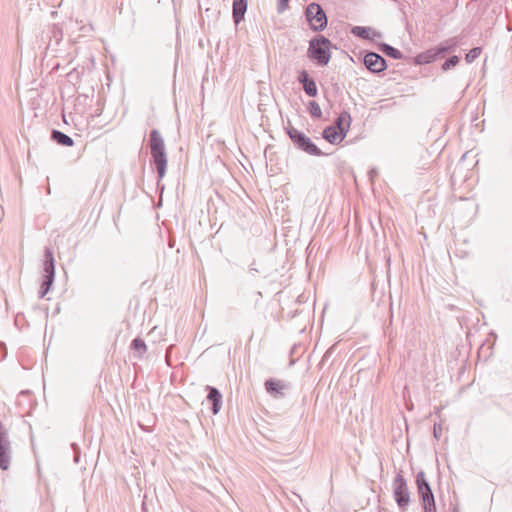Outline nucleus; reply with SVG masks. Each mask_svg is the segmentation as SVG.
Returning <instances> with one entry per match:
<instances>
[{
  "instance_id": "9",
  "label": "nucleus",
  "mask_w": 512,
  "mask_h": 512,
  "mask_svg": "<svg viewBox=\"0 0 512 512\" xmlns=\"http://www.w3.org/2000/svg\"><path fill=\"white\" fill-rule=\"evenodd\" d=\"M363 64L372 73H380L387 68L386 60L375 52H367L363 57Z\"/></svg>"
},
{
  "instance_id": "8",
  "label": "nucleus",
  "mask_w": 512,
  "mask_h": 512,
  "mask_svg": "<svg viewBox=\"0 0 512 512\" xmlns=\"http://www.w3.org/2000/svg\"><path fill=\"white\" fill-rule=\"evenodd\" d=\"M11 443L8 438L7 431L4 429L3 424L0 422V468L7 470L11 462Z\"/></svg>"
},
{
  "instance_id": "22",
  "label": "nucleus",
  "mask_w": 512,
  "mask_h": 512,
  "mask_svg": "<svg viewBox=\"0 0 512 512\" xmlns=\"http://www.w3.org/2000/svg\"><path fill=\"white\" fill-rule=\"evenodd\" d=\"M460 61V58L456 55L449 57L446 59V61L442 64L441 69L442 71H448L451 68L455 67Z\"/></svg>"
},
{
  "instance_id": "6",
  "label": "nucleus",
  "mask_w": 512,
  "mask_h": 512,
  "mask_svg": "<svg viewBox=\"0 0 512 512\" xmlns=\"http://www.w3.org/2000/svg\"><path fill=\"white\" fill-rule=\"evenodd\" d=\"M306 21L314 32L323 31L328 24L325 11L318 3H310L305 10Z\"/></svg>"
},
{
  "instance_id": "14",
  "label": "nucleus",
  "mask_w": 512,
  "mask_h": 512,
  "mask_svg": "<svg viewBox=\"0 0 512 512\" xmlns=\"http://www.w3.org/2000/svg\"><path fill=\"white\" fill-rule=\"evenodd\" d=\"M323 138L331 144L340 143L346 136L339 132L335 126H328L323 130Z\"/></svg>"
},
{
  "instance_id": "11",
  "label": "nucleus",
  "mask_w": 512,
  "mask_h": 512,
  "mask_svg": "<svg viewBox=\"0 0 512 512\" xmlns=\"http://www.w3.org/2000/svg\"><path fill=\"white\" fill-rule=\"evenodd\" d=\"M298 81L301 83L303 90L310 97H315L317 95V86L314 81L309 76V73L306 70H302L298 75Z\"/></svg>"
},
{
  "instance_id": "18",
  "label": "nucleus",
  "mask_w": 512,
  "mask_h": 512,
  "mask_svg": "<svg viewBox=\"0 0 512 512\" xmlns=\"http://www.w3.org/2000/svg\"><path fill=\"white\" fill-rule=\"evenodd\" d=\"M266 391L270 394L280 393L286 385L280 380L269 379L265 382Z\"/></svg>"
},
{
  "instance_id": "15",
  "label": "nucleus",
  "mask_w": 512,
  "mask_h": 512,
  "mask_svg": "<svg viewBox=\"0 0 512 512\" xmlns=\"http://www.w3.org/2000/svg\"><path fill=\"white\" fill-rule=\"evenodd\" d=\"M350 123H351L350 114L347 111H343L340 113V115L336 119L335 127L339 132H343L344 135L346 136V134L349 130V127H350Z\"/></svg>"
},
{
  "instance_id": "19",
  "label": "nucleus",
  "mask_w": 512,
  "mask_h": 512,
  "mask_svg": "<svg viewBox=\"0 0 512 512\" xmlns=\"http://www.w3.org/2000/svg\"><path fill=\"white\" fill-rule=\"evenodd\" d=\"M341 30L343 32H352V33H369L376 32L373 28L369 26H351L350 24H346L345 27H342Z\"/></svg>"
},
{
  "instance_id": "21",
  "label": "nucleus",
  "mask_w": 512,
  "mask_h": 512,
  "mask_svg": "<svg viewBox=\"0 0 512 512\" xmlns=\"http://www.w3.org/2000/svg\"><path fill=\"white\" fill-rule=\"evenodd\" d=\"M309 112L313 118L319 119L322 117L321 107L316 101L309 102Z\"/></svg>"
},
{
  "instance_id": "26",
  "label": "nucleus",
  "mask_w": 512,
  "mask_h": 512,
  "mask_svg": "<svg viewBox=\"0 0 512 512\" xmlns=\"http://www.w3.org/2000/svg\"><path fill=\"white\" fill-rule=\"evenodd\" d=\"M357 36H360L365 39L375 40L376 38H381L382 34H356Z\"/></svg>"
},
{
  "instance_id": "28",
  "label": "nucleus",
  "mask_w": 512,
  "mask_h": 512,
  "mask_svg": "<svg viewBox=\"0 0 512 512\" xmlns=\"http://www.w3.org/2000/svg\"><path fill=\"white\" fill-rule=\"evenodd\" d=\"M434 436H435L436 438H438V431H437V429H436V426H434Z\"/></svg>"
},
{
  "instance_id": "16",
  "label": "nucleus",
  "mask_w": 512,
  "mask_h": 512,
  "mask_svg": "<svg viewBox=\"0 0 512 512\" xmlns=\"http://www.w3.org/2000/svg\"><path fill=\"white\" fill-rule=\"evenodd\" d=\"M51 139L62 146L71 147L74 144V141L70 136L55 129L51 132Z\"/></svg>"
},
{
  "instance_id": "1",
  "label": "nucleus",
  "mask_w": 512,
  "mask_h": 512,
  "mask_svg": "<svg viewBox=\"0 0 512 512\" xmlns=\"http://www.w3.org/2000/svg\"><path fill=\"white\" fill-rule=\"evenodd\" d=\"M149 147L152 160L156 166L158 178L160 180L166 174L168 158L166 154L164 139L156 129H153L150 132Z\"/></svg>"
},
{
  "instance_id": "24",
  "label": "nucleus",
  "mask_w": 512,
  "mask_h": 512,
  "mask_svg": "<svg viewBox=\"0 0 512 512\" xmlns=\"http://www.w3.org/2000/svg\"><path fill=\"white\" fill-rule=\"evenodd\" d=\"M480 54H481V48L474 47L465 55V60L467 63H472L480 56Z\"/></svg>"
},
{
  "instance_id": "12",
  "label": "nucleus",
  "mask_w": 512,
  "mask_h": 512,
  "mask_svg": "<svg viewBox=\"0 0 512 512\" xmlns=\"http://www.w3.org/2000/svg\"><path fill=\"white\" fill-rule=\"evenodd\" d=\"M207 400L212 403L211 411L214 415L218 414L222 406V395L220 391L212 386H207Z\"/></svg>"
},
{
  "instance_id": "13",
  "label": "nucleus",
  "mask_w": 512,
  "mask_h": 512,
  "mask_svg": "<svg viewBox=\"0 0 512 512\" xmlns=\"http://www.w3.org/2000/svg\"><path fill=\"white\" fill-rule=\"evenodd\" d=\"M247 10V0H233L232 14L236 25L243 19Z\"/></svg>"
},
{
  "instance_id": "2",
  "label": "nucleus",
  "mask_w": 512,
  "mask_h": 512,
  "mask_svg": "<svg viewBox=\"0 0 512 512\" xmlns=\"http://www.w3.org/2000/svg\"><path fill=\"white\" fill-rule=\"evenodd\" d=\"M332 43L326 37L319 35L309 41L307 56L318 66H326L331 59Z\"/></svg>"
},
{
  "instance_id": "23",
  "label": "nucleus",
  "mask_w": 512,
  "mask_h": 512,
  "mask_svg": "<svg viewBox=\"0 0 512 512\" xmlns=\"http://www.w3.org/2000/svg\"><path fill=\"white\" fill-rule=\"evenodd\" d=\"M416 485L417 489L430 486L429 482L426 479V475L424 471H419L416 475Z\"/></svg>"
},
{
  "instance_id": "25",
  "label": "nucleus",
  "mask_w": 512,
  "mask_h": 512,
  "mask_svg": "<svg viewBox=\"0 0 512 512\" xmlns=\"http://www.w3.org/2000/svg\"><path fill=\"white\" fill-rule=\"evenodd\" d=\"M289 0H278L277 11L279 13L284 12L288 8Z\"/></svg>"
},
{
  "instance_id": "3",
  "label": "nucleus",
  "mask_w": 512,
  "mask_h": 512,
  "mask_svg": "<svg viewBox=\"0 0 512 512\" xmlns=\"http://www.w3.org/2000/svg\"><path fill=\"white\" fill-rule=\"evenodd\" d=\"M457 42L454 39L447 40L439 45L430 48L422 53H419L414 62L416 65H425L434 62L437 58L443 57L446 53H451L455 50Z\"/></svg>"
},
{
  "instance_id": "10",
  "label": "nucleus",
  "mask_w": 512,
  "mask_h": 512,
  "mask_svg": "<svg viewBox=\"0 0 512 512\" xmlns=\"http://www.w3.org/2000/svg\"><path fill=\"white\" fill-rule=\"evenodd\" d=\"M425 512H436V504L431 486L418 490Z\"/></svg>"
},
{
  "instance_id": "7",
  "label": "nucleus",
  "mask_w": 512,
  "mask_h": 512,
  "mask_svg": "<svg viewBox=\"0 0 512 512\" xmlns=\"http://www.w3.org/2000/svg\"><path fill=\"white\" fill-rule=\"evenodd\" d=\"M394 499L399 508H405L410 502V493L407 481L402 471L398 472L392 483Z\"/></svg>"
},
{
  "instance_id": "5",
  "label": "nucleus",
  "mask_w": 512,
  "mask_h": 512,
  "mask_svg": "<svg viewBox=\"0 0 512 512\" xmlns=\"http://www.w3.org/2000/svg\"><path fill=\"white\" fill-rule=\"evenodd\" d=\"M286 133L293 144L300 150L314 156L323 155L322 151L303 132L293 126L286 127Z\"/></svg>"
},
{
  "instance_id": "4",
  "label": "nucleus",
  "mask_w": 512,
  "mask_h": 512,
  "mask_svg": "<svg viewBox=\"0 0 512 512\" xmlns=\"http://www.w3.org/2000/svg\"><path fill=\"white\" fill-rule=\"evenodd\" d=\"M43 282L39 290V298H43L50 290L55 278V260L51 248L46 247L44 251Z\"/></svg>"
},
{
  "instance_id": "27",
  "label": "nucleus",
  "mask_w": 512,
  "mask_h": 512,
  "mask_svg": "<svg viewBox=\"0 0 512 512\" xmlns=\"http://www.w3.org/2000/svg\"><path fill=\"white\" fill-rule=\"evenodd\" d=\"M369 174H370V176H371V178H372V177H373V175H375V174H376V171H375L374 169H372V170L369 172Z\"/></svg>"
},
{
  "instance_id": "20",
  "label": "nucleus",
  "mask_w": 512,
  "mask_h": 512,
  "mask_svg": "<svg viewBox=\"0 0 512 512\" xmlns=\"http://www.w3.org/2000/svg\"><path fill=\"white\" fill-rule=\"evenodd\" d=\"M382 51L387 56H389V57H391L393 59H401L402 58V53L398 49H396V48H394V47H392V46H390L388 44H384L383 45Z\"/></svg>"
},
{
  "instance_id": "17",
  "label": "nucleus",
  "mask_w": 512,
  "mask_h": 512,
  "mask_svg": "<svg viewBox=\"0 0 512 512\" xmlns=\"http://www.w3.org/2000/svg\"><path fill=\"white\" fill-rule=\"evenodd\" d=\"M131 349L137 358H141L147 351V346L141 338L137 337L131 342Z\"/></svg>"
}]
</instances>
